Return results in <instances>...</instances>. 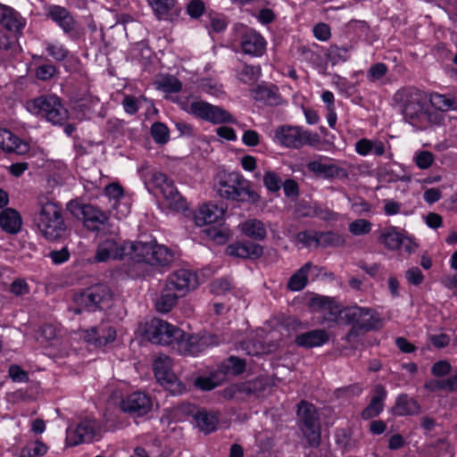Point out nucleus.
Wrapping results in <instances>:
<instances>
[{"label": "nucleus", "mask_w": 457, "mask_h": 457, "mask_svg": "<svg viewBox=\"0 0 457 457\" xmlns=\"http://www.w3.org/2000/svg\"><path fill=\"white\" fill-rule=\"evenodd\" d=\"M394 101L401 108L403 119L418 129H427L431 123H436L437 114L431 111L421 92L411 87L398 89Z\"/></svg>", "instance_id": "nucleus-2"}, {"label": "nucleus", "mask_w": 457, "mask_h": 457, "mask_svg": "<svg viewBox=\"0 0 457 457\" xmlns=\"http://www.w3.org/2000/svg\"><path fill=\"white\" fill-rule=\"evenodd\" d=\"M46 20L54 23L71 41L77 42L85 35V29L76 16L62 5L50 4L44 6Z\"/></svg>", "instance_id": "nucleus-8"}, {"label": "nucleus", "mask_w": 457, "mask_h": 457, "mask_svg": "<svg viewBox=\"0 0 457 457\" xmlns=\"http://www.w3.org/2000/svg\"><path fill=\"white\" fill-rule=\"evenodd\" d=\"M105 195L114 200L113 207L116 208L118 201L123 197L124 189L119 183H110L104 188Z\"/></svg>", "instance_id": "nucleus-59"}, {"label": "nucleus", "mask_w": 457, "mask_h": 457, "mask_svg": "<svg viewBox=\"0 0 457 457\" xmlns=\"http://www.w3.org/2000/svg\"><path fill=\"white\" fill-rule=\"evenodd\" d=\"M9 377L13 382L23 383L29 380V374L18 364H12L8 370Z\"/></svg>", "instance_id": "nucleus-61"}, {"label": "nucleus", "mask_w": 457, "mask_h": 457, "mask_svg": "<svg viewBox=\"0 0 457 457\" xmlns=\"http://www.w3.org/2000/svg\"><path fill=\"white\" fill-rule=\"evenodd\" d=\"M224 211L216 204H204L195 214L194 220L197 226L202 227L208 224H213L222 219Z\"/></svg>", "instance_id": "nucleus-31"}, {"label": "nucleus", "mask_w": 457, "mask_h": 457, "mask_svg": "<svg viewBox=\"0 0 457 457\" xmlns=\"http://www.w3.org/2000/svg\"><path fill=\"white\" fill-rule=\"evenodd\" d=\"M313 35L320 41H327L331 37L330 27L327 23H318L313 28Z\"/></svg>", "instance_id": "nucleus-64"}, {"label": "nucleus", "mask_w": 457, "mask_h": 457, "mask_svg": "<svg viewBox=\"0 0 457 457\" xmlns=\"http://www.w3.org/2000/svg\"><path fill=\"white\" fill-rule=\"evenodd\" d=\"M312 267V263L311 262L303 264L290 277L287 282V288L294 292L303 290L308 283V273Z\"/></svg>", "instance_id": "nucleus-37"}, {"label": "nucleus", "mask_w": 457, "mask_h": 457, "mask_svg": "<svg viewBox=\"0 0 457 457\" xmlns=\"http://www.w3.org/2000/svg\"><path fill=\"white\" fill-rule=\"evenodd\" d=\"M328 340L329 335L327 330L323 328H315L297 334L294 342L298 347L312 349L326 345Z\"/></svg>", "instance_id": "nucleus-25"}, {"label": "nucleus", "mask_w": 457, "mask_h": 457, "mask_svg": "<svg viewBox=\"0 0 457 457\" xmlns=\"http://www.w3.org/2000/svg\"><path fill=\"white\" fill-rule=\"evenodd\" d=\"M370 230L371 223L364 219L356 220L349 225V231L355 236L369 234Z\"/></svg>", "instance_id": "nucleus-57"}, {"label": "nucleus", "mask_w": 457, "mask_h": 457, "mask_svg": "<svg viewBox=\"0 0 457 457\" xmlns=\"http://www.w3.org/2000/svg\"><path fill=\"white\" fill-rule=\"evenodd\" d=\"M262 74L260 65H250L245 63L241 69L237 71V79L244 84H253L257 82Z\"/></svg>", "instance_id": "nucleus-44"}, {"label": "nucleus", "mask_w": 457, "mask_h": 457, "mask_svg": "<svg viewBox=\"0 0 457 457\" xmlns=\"http://www.w3.org/2000/svg\"><path fill=\"white\" fill-rule=\"evenodd\" d=\"M33 223L42 236L49 241L60 238L66 228L62 209L50 202L43 204L40 210L35 212Z\"/></svg>", "instance_id": "nucleus-6"}, {"label": "nucleus", "mask_w": 457, "mask_h": 457, "mask_svg": "<svg viewBox=\"0 0 457 457\" xmlns=\"http://www.w3.org/2000/svg\"><path fill=\"white\" fill-rule=\"evenodd\" d=\"M296 425L308 445L318 448L321 444V423L318 408L307 400L296 404Z\"/></svg>", "instance_id": "nucleus-5"}, {"label": "nucleus", "mask_w": 457, "mask_h": 457, "mask_svg": "<svg viewBox=\"0 0 457 457\" xmlns=\"http://www.w3.org/2000/svg\"><path fill=\"white\" fill-rule=\"evenodd\" d=\"M67 210L77 219L81 220L84 225L92 231H98L100 227L108 221V216L100 209L71 200L67 204Z\"/></svg>", "instance_id": "nucleus-13"}, {"label": "nucleus", "mask_w": 457, "mask_h": 457, "mask_svg": "<svg viewBox=\"0 0 457 457\" xmlns=\"http://www.w3.org/2000/svg\"><path fill=\"white\" fill-rule=\"evenodd\" d=\"M122 106L126 113L136 114L140 107V103L135 96L126 95L122 100Z\"/></svg>", "instance_id": "nucleus-62"}, {"label": "nucleus", "mask_w": 457, "mask_h": 457, "mask_svg": "<svg viewBox=\"0 0 457 457\" xmlns=\"http://www.w3.org/2000/svg\"><path fill=\"white\" fill-rule=\"evenodd\" d=\"M129 262L124 264L125 272L132 278L145 276V265L163 268L169 266L174 259L173 252L167 246L158 244L155 239L150 242L129 243Z\"/></svg>", "instance_id": "nucleus-1"}, {"label": "nucleus", "mask_w": 457, "mask_h": 457, "mask_svg": "<svg viewBox=\"0 0 457 457\" xmlns=\"http://www.w3.org/2000/svg\"><path fill=\"white\" fill-rule=\"evenodd\" d=\"M319 247H339L345 244V237L334 231H319Z\"/></svg>", "instance_id": "nucleus-45"}, {"label": "nucleus", "mask_w": 457, "mask_h": 457, "mask_svg": "<svg viewBox=\"0 0 457 457\" xmlns=\"http://www.w3.org/2000/svg\"><path fill=\"white\" fill-rule=\"evenodd\" d=\"M70 444L79 445L84 443H90L97 435V427L95 420H83L76 425L72 432L70 428L67 430Z\"/></svg>", "instance_id": "nucleus-21"}, {"label": "nucleus", "mask_w": 457, "mask_h": 457, "mask_svg": "<svg viewBox=\"0 0 457 457\" xmlns=\"http://www.w3.org/2000/svg\"><path fill=\"white\" fill-rule=\"evenodd\" d=\"M295 239L305 247H319V231L312 229L300 231L295 235Z\"/></svg>", "instance_id": "nucleus-48"}, {"label": "nucleus", "mask_w": 457, "mask_h": 457, "mask_svg": "<svg viewBox=\"0 0 457 457\" xmlns=\"http://www.w3.org/2000/svg\"><path fill=\"white\" fill-rule=\"evenodd\" d=\"M424 275L420 268L413 266L405 271V278L410 285L419 287L424 281Z\"/></svg>", "instance_id": "nucleus-58"}, {"label": "nucleus", "mask_w": 457, "mask_h": 457, "mask_svg": "<svg viewBox=\"0 0 457 457\" xmlns=\"http://www.w3.org/2000/svg\"><path fill=\"white\" fill-rule=\"evenodd\" d=\"M160 384L164 386L171 395H180L187 391L185 384L179 380L176 375H173V378H167Z\"/></svg>", "instance_id": "nucleus-52"}, {"label": "nucleus", "mask_w": 457, "mask_h": 457, "mask_svg": "<svg viewBox=\"0 0 457 457\" xmlns=\"http://www.w3.org/2000/svg\"><path fill=\"white\" fill-rule=\"evenodd\" d=\"M129 247L120 245L116 240L105 239L99 243L96 252V260L98 262H105L110 260H121L125 255L129 254L126 250Z\"/></svg>", "instance_id": "nucleus-22"}, {"label": "nucleus", "mask_w": 457, "mask_h": 457, "mask_svg": "<svg viewBox=\"0 0 457 457\" xmlns=\"http://www.w3.org/2000/svg\"><path fill=\"white\" fill-rule=\"evenodd\" d=\"M48 450L47 445L40 440H36L32 445L24 447L21 452V457H42Z\"/></svg>", "instance_id": "nucleus-50"}, {"label": "nucleus", "mask_w": 457, "mask_h": 457, "mask_svg": "<svg viewBox=\"0 0 457 457\" xmlns=\"http://www.w3.org/2000/svg\"><path fill=\"white\" fill-rule=\"evenodd\" d=\"M158 21H175L180 16L182 7L178 0H146Z\"/></svg>", "instance_id": "nucleus-19"}, {"label": "nucleus", "mask_w": 457, "mask_h": 457, "mask_svg": "<svg viewBox=\"0 0 457 457\" xmlns=\"http://www.w3.org/2000/svg\"><path fill=\"white\" fill-rule=\"evenodd\" d=\"M0 25L10 32L20 33L25 26V21L14 8L0 4Z\"/></svg>", "instance_id": "nucleus-27"}, {"label": "nucleus", "mask_w": 457, "mask_h": 457, "mask_svg": "<svg viewBox=\"0 0 457 457\" xmlns=\"http://www.w3.org/2000/svg\"><path fill=\"white\" fill-rule=\"evenodd\" d=\"M176 344L184 350L185 353L196 356L210 346H217L220 337L215 334L204 333L203 335H189L186 333L185 338L176 341Z\"/></svg>", "instance_id": "nucleus-15"}, {"label": "nucleus", "mask_w": 457, "mask_h": 457, "mask_svg": "<svg viewBox=\"0 0 457 457\" xmlns=\"http://www.w3.org/2000/svg\"><path fill=\"white\" fill-rule=\"evenodd\" d=\"M405 240V237L395 227H390L379 237V242L391 251L399 250Z\"/></svg>", "instance_id": "nucleus-39"}, {"label": "nucleus", "mask_w": 457, "mask_h": 457, "mask_svg": "<svg viewBox=\"0 0 457 457\" xmlns=\"http://www.w3.org/2000/svg\"><path fill=\"white\" fill-rule=\"evenodd\" d=\"M197 428L205 434H211L217 429L219 419L216 414L205 410H199L194 419Z\"/></svg>", "instance_id": "nucleus-35"}, {"label": "nucleus", "mask_w": 457, "mask_h": 457, "mask_svg": "<svg viewBox=\"0 0 457 457\" xmlns=\"http://www.w3.org/2000/svg\"><path fill=\"white\" fill-rule=\"evenodd\" d=\"M77 307L74 312H95L109 308L112 302V293L108 286L96 284L74 295Z\"/></svg>", "instance_id": "nucleus-7"}, {"label": "nucleus", "mask_w": 457, "mask_h": 457, "mask_svg": "<svg viewBox=\"0 0 457 457\" xmlns=\"http://www.w3.org/2000/svg\"><path fill=\"white\" fill-rule=\"evenodd\" d=\"M179 297L182 296L174 290L168 289L167 286H165L163 292L155 303L156 311L162 313H167L170 312L172 308L177 304L178 299Z\"/></svg>", "instance_id": "nucleus-40"}, {"label": "nucleus", "mask_w": 457, "mask_h": 457, "mask_svg": "<svg viewBox=\"0 0 457 457\" xmlns=\"http://www.w3.org/2000/svg\"><path fill=\"white\" fill-rule=\"evenodd\" d=\"M343 320L345 323L359 324L365 332L379 330L383 326V320L377 311L358 305L345 308Z\"/></svg>", "instance_id": "nucleus-14"}, {"label": "nucleus", "mask_w": 457, "mask_h": 457, "mask_svg": "<svg viewBox=\"0 0 457 457\" xmlns=\"http://www.w3.org/2000/svg\"><path fill=\"white\" fill-rule=\"evenodd\" d=\"M263 185L269 192L277 193L282 187V179L274 170H267L263 175Z\"/></svg>", "instance_id": "nucleus-49"}, {"label": "nucleus", "mask_w": 457, "mask_h": 457, "mask_svg": "<svg viewBox=\"0 0 457 457\" xmlns=\"http://www.w3.org/2000/svg\"><path fill=\"white\" fill-rule=\"evenodd\" d=\"M420 411L419 403L409 397L407 394L398 395L395 404V411L398 416H408L418 414Z\"/></svg>", "instance_id": "nucleus-34"}, {"label": "nucleus", "mask_w": 457, "mask_h": 457, "mask_svg": "<svg viewBox=\"0 0 457 457\" xmlns=\"http://www.w3.org/2000/svg\"><path fill=\"white\" fill-rule=\"evenodd\" d=\"M242 232L248 237L262 241L267 237L264 223L257 219H250L242 224Z\"/></svg>", "instance_id": "nucleus-38"}, {"label": "nucleus", "mask_w": 457, "mask_h": 457, "mask_svg": "<svg viewBox=\"0 0 457 457\" xmlns=\"http://www.w3.org/2000/svg\"><path fill=\"white\" fill-rule=\"evenodd\" d=\"M211 292L214 295H225L232 289L231 281L227 278L214 279L211 285Z\"/></svg>", "instance_id": "nucleus-55"}, {"label": "nucleus", "mask_w": 457, "mask_h": 457, "mask_svg": "<svg viewBox=\"0 0 457 457\" xmlns=\"http://www.w3.org/2000/svg\"><path fill=\"white\" fill-rule=\"evenodd\" d=\"M253 98L266 105H278L280 96L266 85H258L253 91Z\"/></svg>", "instance_id": "nucleus-41"}, {"label": "nucleus", "mask_w": 457, "mask_h": 457, "mask_svg": "<svg viewBox=\"0 0 457 457\" xmlns=\"http://www.w3.org/2000/svg\"><path fill=\"white\" fill-rule=\"evenodd\" d=\"M301 216L306 218H318L324 221L337 220L338 214L319 202H310L301 205Z\"/></svg>", "instance_id": "nucleus-28"}, {"label": "nucleus", "mask_w": 457, "mask_h": 457, "mask_svg": "<svg viewBox=\"0 0 457 457\" xmlns=\"http://www.w3.org/2000/svg\"><path fill=\"white\" fill-rule=\"evenodd\" d=\"M328 159L326 156L320 155L317 160L307 162V170L313 173L317 178L331 179L339 177L342 169L336 164H328L322 162V160Z\"/></svg>", "instance_id": "nucleus-29"}, {"label": "nucleus", "mask_w": 457, "mask_h": 457, "mask_svg": "<svg viewBox=\"0 0 457 457\" xmlns=\"http://www.w3.org/2000/svg\"><path fill=\"white\" fill-rule=\"evenodd\" d=\"M217 194L228 201L256 204L261 195L252 188L251 181L238 171H220L214 179Z\"/></svg>", "instance_id": "nucleus-3"}, {"label": "nucleus", "mask_w": 457, "mask_h": 457, "mask_svg": "<svg viewBox=\"0 0 457 457\" xmlns=\"http://www.w3.org/2000/svg\"><path fill=\"white\" fill-rule=\"evenodd\" d=\"M9 292L15 296H23L30 293V287L24 278H15L10 285Z\"/></svg>", "instance_id": "nucleus-56"}, {"label": "nucleus", "mask_w": 457, "mask_h": 457, "mask_svg": "<svg viewBox=\"0 0 457 457\" xmlns=\"http://www.w3.org/2000/svg\"><path fill=\"white\" fill-rule=\"evenodd\" d=\"M246 361L245 359L231 355L225 359L219 366V371L224 376H237L245 372Z\"/></svg>", "instance_id": "nucleus-33"}, {"label": "nucleus", "mask_w": 457, "mask_h": 457, "mask_svg": "<svg viewBox=\"0 0 457 457\" xmlns=\"http://www.w3.org/2000/svg\"><path fill=\"white\" fill-rule=\"evenodd\" d=\"M451 370L452 365L445 360L437 361L431 367V373L435 377H445Z\"/></svg>", "instance_id": "nucleus-63"}, {"label": "nucleus", "mask_w": 457, "mask_h": 457, "mask_svg": "<svg viewBox=\"0 0 457 457\" xmlns=\"http://www.w3.org/2000/svg\"><path fill=\"white\" fill-rule=\"evenodd\" d=\"M25 108L31 114L44 118L53 125H64L69 119V112L62 100L54 94L29 99L25 103Z\"/></svg>", "instance_id": "nucleus-4"}, {"label": "nucleus", "mask_w": 457, "mask_h": 457, "mask_svg": "<svg viewBox=\"0 0 457 457\" xmlns=\"http://www.w3.org/2000/svg\"><path fill=\"white\" fill-rule=\"evenodd\" d=\"M189 112L196 119L213 125L237 123V119L228 111L202 100L193 101L189 105Z\"/></svg>", "instance_id": "nucleus-10"}, {"label": "nucleus", "mask_w": 457, "mask_h": 457, "mask_svg": "<svg viewBox=\"0 0 457 457\" xmlns=\"http://www.w3.org/2000/svg\"><path fill=\"white\" fill-rule=\"evenodd\" d=\"M58 72V68L53 63L38 65L35 70V76L38 80L47 81L53 79Z\"/></svg>", "instance_id": "nucleus-51"}, {"label": "nucleus", "mask_w": 457, "mask_h": 457, "mask_svg": "<svg viewBox=\"0 0 457 457\" xmlns=\"http://www.w3.org/2000/svg\"><path fill=\"white\" fill-rule=\"evenodd\" d=\"M388 72V67L384 62H377L372 64L367 71V79L370 82H376L381 79Z\"/></svg>", "instance_id": "nucleus-53"}, {"label": "nucleus", "mask_w": 457, "mask_h": 457, "mask_svg": "<svg viewBox=\"0 0 457 457\" xmlns=\"http://www.w3.org/2000/svg\"><path fill=\"white\" fill-rule=\"evenodd\" d=\"M205 12V4L202 0H191L187 6V12L192 19H199Z\"/></svg>", "instance_id": "nucleus-60"}, {"label": "nucleus", "mask_w": 457, "mask_h": 457, "mask_svg": "<svg viewBox=\"0 0 457 457\" xmlns=\"http://www.w3.org/2000/svg\"><path fill=\"white\" fill-rule=\"evenodd\" d=\"M152 408L153 402L151 396L141 391H136L128 395L120 402L121 411L136 417L146 415L151 411Z\"/></svg>", "instance_id": "nucleus-17"}, {"label": "nucleus", "mask_w": 457, "mask_h": 457, "mask_svg": "<svg viewBox=\"0 0 457 457\" xmlns=\"http://www.w3.org/2000/svg\"><path fill=\"white\" fill-rule=\"evenodd\" d=\"M435 161L434 154L427 150H422L416 153L414 156V162L420 170H427L431 167Z\"/></svg>", "instance_id": "nucleus-54"}, {"label": "nucleus", "mask_w": 457, "mask_h": 457, "mask_svg": "<svg viewBox=\"0 0 457 457\" xmlns=\"http://www.w3.org/2000/svg\"><path fill=\"white\" fill-rule=\"evenodd\" d=\"M226 253L228 256L255 260L262 255L263 248L254 242L244 241L228 245Z\"/></svg>", "instance_id": "nucleus-26"}, {"label": "nucleus", "mask_w": 457, "mask_h": 457, "mask_svg": "<svg viewBox=\"0 0 457 457\" xmlns=\"http://www.w3.org/2000/svg\"><path fill=\"white\" fill-rule=\"evenodd\" d=\"M152 344L170 345L185 338L186 333L179 328L161 320L154 319L145 330Z\"/></svg>", "instance_id": "nucleus-11"}, {"label": "nucleus", "mask_w": 457, "mask_h": 457, "mask_svg": "<svg viewBox=\"0 0 457 457\" xmlns=\"http://www.w3.org/2000/svg\"><path fill=\"white\" fill-rule=\"evenodd\" d=\"M274 139L283 147L297 150L305 145L316 146L320 143L318 133L293 125L278 126L275 129Z\"/></svg>", "instance_id": "nucleus-9"}, {"label": "nucleus", "mask_w": 457, "mask_h": 457, "mask_svg": "<svg viewBox=\"0 0 457 457\" xmlns=\"http://www.w3.org/2000/svg\"><path fill=\"white\" fill-rule=\"evenodd\" d=\"M386 396V387L381 384L376 385L370 403L361 412V419L369 420L379 416L384 411Z\"/></svg>", "instance_id": "nucleus-23"}, {"label": "nucleus", "mask_w": 457, "mask_h": 457, "mask_svg": "<svg viewBox=\"0 0 457 457\" xmlns=\"http://www.w3.org/2000/svg\"><path fill=\"white\" fill-rule=\"evenodd\" d=\"M116 337V330L112 327H91L83 332L84 340L95 347L105 346L112 343Z\"/></svg>", "instance_id": "nucleus-24"}, {"label": "nucleus", "mask_w": 457, "mask_h": 457, "mask_svg": "<svg viewBox=\"0 0 457 457\" xmlns=\"http://www.w3.org/2000/svg\"><path fill=\"white\" fill-rule=\"evenodd\" d=\"M154 377L158 380L159 383L166 380L167 378H173V375H175L171 371V360L167 357H158L154 361Z\"/></svg>", "instance_id": "nucleus-43"}, {"label": "nucleus", "mask_w": 457, "mask_h": 457, "mask_svg": "<svg viewBox=\"0 0 457 457\" xmlns=\"http://www.w3.org/2000/svg\"><path fill=\"white\" fill-rule=\"evenodd\" d=\"M224 380V376L218 370L211 372L207 376H198L195 378L194 385L196 388L210 391L219 386Z\"/></svg>", "instance_id": "nucleus-42"}, {"label": "nucleus", "mask_w": 457, "mask_h": 457, "mask_svg": "<svg viewBox=\"0 0 457 457\" xmlns=\"http://www.w3.org/2000/svg\"><path fill=\"white\" fill-rule=\"evenodd\" d=\"M43 46L47 56L56 62H64L71 53L68 47L58 40H46Z\"/></svg>", "instance_id": "nucleus-36"}, {"label": "nucleus", "mask_w": 457, "mask_h": 457, "mask_svg": "<svg viewBox=\"0 0 457 457\" xmlns=\"http://www.w3.org/2000/svg\"><path fill=\"white\" fill-rule=\"evenodd\" d=\"M151 183L154 190L162 195L170 207L175 211L187 210V201L178 191L172 179L167 174L156 171L153 174Z\"/></svg>", "instance_id": "nucleus-12"}, {"label": "nucleus", "mask_w": 457, "mask_h": 457, "mask_svg": "<svg viewBox=\"0 0 457 457\" xmlns=\"http://www.w3.org/2000/svg\"><path fill=\"white\" fill-rule=\"evenodd\" d=\"M432 100L442 112L457 111V101L453 96L435 94Z\"/></svg>", "instance_id": "nucleus-47"}, {"label": "nucleus", "mask_w": 457, "mask_h": 457, "mask_svg": "<svg viewBox=\"0 0 457 457\" xmlns=\"http://www.w3.org/2000/svg\"><path fill=\"white\" fill-rule=\"evenodd\" d=\"M312 305L319 308L328 315V320L336 321L337 319L344 315L345 308H343L334 299L328 296H316L312 299ZM344 316H342L343 318Z\"/></svg>", "instance_id": "nucleus-32"}, {"label": "nucleus", "mask_w": 457, "mask_h": 457, "mask_svg": "<svg viewBox=\"0 0 457 457\" xmlns=\"http://www.w3.org/2000/svg\"><path fill=\"white\" fill-rule=\"evenodd\" d=\"M0 149L6 154L23 155L29 153L28 142L7 129H0Z\"/></svg>", "instance_id": "nucleus-20"}, {"label": "nucleus", "mask_w": 457, "mask_h": 457, "mask_svg": "<svg viewBox=\"0 0 457 457\" xmlns=\"http://www.w3.org/2000/svg\"><path fill=\"white\" fill-rule=\"evenodd\" d=\"M22 227V218L20 212L13 208H4L0 212V228L10 235L18 234Z\"/></svg>", "instance_id": "nucleus-30"}, {"label": "nucleus", "mask_w": 457, "mask_h": 457, "mask_svg": "<svg viewBox=\"0 0 457 457\" xmlns=\"http://www.w3.org/2000/svg\"><path fill=\"white\" fill-rule=\"evenodd\" d=\"M199 285L196 272L188 269H179L170 273L167 278L168 289H172L181 296L194 290Z\"/></svg>", "instance_id": "nucleus-16"}, {"label": "nucleus", "mask_w": 457, "mask_h": 457, "mask_svg": "<svg viewBox=\"0 0 457 457\" xmlns=\"http://www.w3.org/2000/svg\"><path fill=\"white\" fill-rule=\"evenodd\" d=\"M240 48L245 54L253 57H261L266 51L267 41L256 30L246 28L240 34Z\"/></svg>", "instance_id": "nucleus-18"}, {"label": "nucleus", "mask_w": 457, "mask_h": 457, "mask_svg": "<svg viewBox=\"0 0 457 457\" xmlns=\"http://www.w3.org/2000/svg\"><path fill=\"white\" fill-rule=\"evenodd\" d=\"M150 133L156 144L165 145L170 141V129L162 122H154L151 126Z\"/></svg>", "instance_id": "nucleus-46"}]
</instances>
